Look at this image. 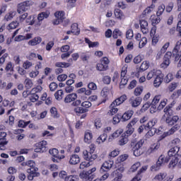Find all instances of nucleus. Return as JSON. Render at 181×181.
Masks as SVG:
<instances>
[{
	"label": "nucleus",
	"instance_id": "obj_1",
	"mask_svg": "<svg viewBox=\"0 0 181 181\" xmlns=\"http://www.w3.org/2000/svg\"><path fill=\"white\" fill-rule=\"evenodd\" d=\"M175 104H176V101L173 100L170 105H167L164 108V117H165V122L169 125L170 127H173L175 124H177V122L179 121V116L174 115V111H173V107L175 106Z\"/></svg>",
	"mask_w": 181,
	"mask_h": 181
},
{
	"label": "nucleus",
	"instance_id": "obj_2",
	"mask_svg": "<svg viewBox=\"0 0 181 181\" xmlns=\"http://www.w3.org/2000/svg\"><path fill=\"white\" fill-rule=\"evenodd\" d=\"M22 165L28 166V168H27L28 180H33L35 177H37L40 175L39 173H37V168H36V163H35V161L30 160L25 163H22Z\"/></svg>",
	"mask_w": 181,
	"mask_h": 181
},
{
	"label": "nucleus",
	"instance_id": "obj_3",
	"mask_svg": "<svg viewBox=\"0 0 181 181\" xmlns=\"http://www.w3.org/2000/svg\"><path fill=\"white\" fill-rule=\"evenodd\" d=\"M144 144H145V141H144V139H141L138 142L136 141L131 142L130 148L133 151L134 156H141V155H142L141 148H142V146H144Z\"/></svg>",
	"mask_w": 181,
	"mask_h": 181
},
{
	"label": "nucleus",
	"instance_id": "obj_4",
	"mask_svg": "<svg viewBox=\"0 0 181 181\" xmlns=\"http://www.w3.org/2000/svg\"><path fill=\"white\" fill-rule=\"evenodd\" d=\"M110 61L108 57H102L96 64V70L98 71H107V70H110Z\"/></svg>",
	"mask_w": 181,
	"mask_h": 181
},
{
	"label": "nucleus",
	"instance_id": "obj_5",
	"mask_svg": "<svg viewBox=\"0 0 181 181\" xmlns=\"http://www.w3.org/2000/svg\"><path fill=\"white\" fill-rule=\"evenodd\" d=\"M64 103H65V104L72 103L71 105L73 107H78L80 104H81V100H77V93H69L64 98Z\"/></svg>",
	"mask_w": 181,
	"mask_h": 181
},
{
	"label": "nucleus",
	"instance_id": "obj_6",
	"mask_svg": "<svg viewBox=\"0 0 181 181\" xmlns=\"http://www.w3.org/2000/svg\"><path fill=\"white\" fill-rule=\"evenodd\" d=\"M169 160H170V157H168V156L165 157L164 155H160L156 163L151 167V170L152 172H156L157 170H159L162 165L168 163Z\"/></svg>",
	"mask_w": 181,
	"mask_h": 181
},
{
	"label": "nucleus",
	"instance_id": "obj_7",
	"mask_svg": "<svg viewBox=\"0 0 181 181\" xmlns=\"http://www.w3.org/2000/svg\"><path fill=\"white\" fill-rule=\"evenodd\" d=\"M95 170H97V168L94 167L88 171H83L80 173L79 177L82 181H92L95 177V175L93 174Z\"/></svg>",
	"mask_w": 181,
	"mask_h": 181
},
{
	"label": "nucleus",
	"instance_id": "obj_8",
	"mask_svg": "<svg viewBox=\"0 0 181 181\" xmlns=\"http://www.w3.org/2000/svg\"><path fill=\"white\" fill-rule=\"evenodd\" d=\"M172 58L174 59L175 62H179V60H180V57L177 60H176V59L173 56V52H167L165 53V54L164 55V57H163V62L160 64V67L162 69H168V67L169 66V64H170V59Z\"/></svg>",
	"mask_w": 181,
	"mask_h": 181
},
{
	"label": "nucleus",
	"instance_id": "obj_9",
	"mask_svg": "<svg viewBox=\"0 0 181 181\" xmlns=\"http://www.w3.org/2000/svg\"><path fill=\"white\" fill-rule=\"evenodd\" d=\"M155 125H156V122L153 119L148 121V123L145 124L146 131H148L146 134V138H151V136H153L155 135V132L156 131Z\"/></svg>",
	"mask_w": 181,
	"mask_h": 181
},
{
	"label": "nucleus",
	"instance_id": "obj_10",
	"mask_svg": "<svg viewBox=\"0 0 181 181\" xmlns=\"http://www.w3.org/2000/svg\"><path fill=\"white\" fill-rule=\"evenodd\" d=\"M49 152L52 156V160L54 163H59L62 159H64V158H66L64 155H60L59 153V150H57V148L49 149Z\"/></svg>",
	"mask_w": 181,
	"mask_h": 181
},
{
	"label": "nucleus",
	"instance_id": "obj_11",
	"mask_svg": "<svg viewBox=\"0 0 181 181\" xmlns=\"http://www.w3.org/2000/svg\"><path fill=\"white\" fill-rule=\"evenodd\" d=\"M49 148H47V141L43 140L35 144V152L43 153V152H47Z\"/></svg>",
	"mask_w": 181,
	"mask_h": 181
},
{
	"label": "nucleus",
	"instance_id": "obj_12",
	"mask_svg": "<svg viewBox=\"0 0 181 181\" xmlns=\"http://www.w3.org/2000/svg\"><path fill=\"white\" fill-rule=\"evenodd\" d=\"M83 158L88 162H94V160L98 158V156L95 153H90L87 150H84L83 151Z\"/></svg>",
	"mask_w": 181,
	"mask_h": 181
},
{
	"label": "nucleus",
	"instance_id": "obj_13",
	"mask_svg": "<svg viewBox=\"0 0 181 181\" xmlns=\"http://www.w3.org/2000/svg\"><path fill=\"white\" fill-rule=\"evenodd\" d=\"M70 66H71L70 63L57 62L55 64V67L57 68L55 69V74H62V73L64 71L63 69H67V67H70Z\"/></svg>",
	"mask_w": 181,
	"mask_h": 181
},
{
	"label": "nucleus",
	"instance_id": "obj_14",
	"mask_svg": "<svg viewBox=\"0 0 181 181\" xmlns=\"http://www.w3.org/2000/svg\"><path fill=\"white\" fill-rule=\"evenodd\" d=\"M30 1H25L18 4L17 12L18 13H23V12H26L29 8H30Z\"/></svg>",
	"mask_w": 181,
	"mask_h": 181
},
{
	"label": "nucleus",
	"instance_id": "obj_15",
	"mask_svg": "<svg viewBox=\"0 0 181 181\" xmlns=\"http://www.w3.org/2000/svg\"><path fill=\"white\" fill-rule=\"evenodd\" d=\"M149 69V62L148 61H144L139 68L136 69L135 71V76L136 77H139L140 73H144V71H146V70H148Z\"/></svg>",
	"mask_w": 181,
	"mask_h": 181
},
{
	"label": "nucleus",
	"instance_id": "obj_16",
	"mask_svg": "<svg viewBox=\"0 0 181 181\" xmlns=\"http://www.w3.org/2000/svg\"><path fill=\"white\" fill-rule=\"evenodd\" d=\"M54 16L57 19L54 20V21H53L54 25H60V23H63V21H64V18H65L64 11H57L54 13Z\"/></svg>",
	"mask_w": 181,
	"mask_h": 181
},
{
	"label": "nucleus",
	"instance_id": "obj_17",
	"mask_svg": "<svg viewBox=\"0 0 181 181\" xmlns=\"http://www.w3.org/2000/svg\"><path fill=\"white\" fill-rule=\"evenodd\" d=\"M180 47H181V40H178L176 42V45L173 48V57H175V60H177L181 57Z\"/></svg>",
	"mask_w": 181,
	"mask_h": 181
},
{
	"label": "nucleus",
	"instance_id": "obj_18",
	"mask_svg": "<svg viewBox=\"0 0 181 181\" xmlns=\"http://www.w3.org/2000/svg\"><path fill=\"white\" fill-rule=\"evenodd\" d=\"M108 95H110V88H108V87H104L101 90V97L103 99L98 104V105H101V104L107 103Z\"/></svg>",
	"mask_w": 181,
	"mask_h": 181
},
{
	"label": "nucleus",
	"instance_id": "obj_19",
	"mask_svg": "<svg viewBox=\"0 0 181 181\" xmlns=\"http://www.w3.org/2000/svg\"><path fill=\"white\" fill-rule=\"evenodd\" d=\"M163 77H165V76L163 75V74H162V71L160 70V73L158 74L156 76H155V80L153 81V86L154 87H159V86H160V84H162V83L163 82Z\"/></svg>",
	"mask_w": 181,
	"mask_h": 181
},
{
	"label": "nucleus",
	"instance_id": "obj_20",
	"mask_svg": "<svg viewBox=\"0 0 181 181\" xmlns=\"http://www.w3.org/2000/svg\"><path fill=\"white\" fill-rule=\"evenodd\" d=\"M129 103L131 104L132 107L136 108V107H139V105H141V103H142V98L140 96H137L136 98L132 97L129 99Z\"/></svg>",
	"mask_w": 181,
	"mask_h": 181
},
{
	"label": "nucleus",
	"instance_id": "obj_21",
	"mask_svg": "<svg viewBox=\"0 0 181 181\" xmlns=\"http://www.w3.org/2000/svg\"><path fill=\"white\" fill-rule=\"evenodd\" d=\"M179 151H180V147L177 146H174L168 152L169 158H177L179 156Z\"/></svg>",
	"mask_w": 181,
	"mask_h": 181
},
{
	"label": "nucleus",
	"instance_id": "obj_22",
	"mask_svg": "<svg viewBox=\"0 0 181 181\" xmlns=\"http://www.w3.org/2000/svg\"><path fill=\"white\" fill-rule=\"evenodd\" d=\"M113 165L114 161L112 160L105 161L101 166L100 172H109V170H111Z\"/></svg>",
	"mask_w": 181,
	"mask_h": 181
},
{
	"label": "nucleus",
	"instance_id": "obj_23",
	"mask_svg": "<svg viewBox=\"0 0 181 181\" xmlns=\"http://www.w3.org/2000/svg\"><path fill=\"white\" fill-rule=\"evenodd\" d=\"M114 15L115 17V19L117 21H125V14L124 13V11H122L119 8H115L114 10Z\"/></svg>",
	"mask_w": 181,
	"mask_h": 181
},
{
	"label": "nucleus",
	"instance_id": "obj_24",
	"mask_svg": "<svg viewBox=\"0 0 181 181\" xmlns=\"http://www.w3.org/2000/svg\"><path fill=\"white\" fill-rule=\"evenodd\" d=\"M127 100H128V97L127 96V95L124 94L122 95L120 97L116 98L112 103L117 106L118 105H121V104H123V103H125V101H127Z\"/></svg>",
	"mask_w": 181,
	"mask_h": 181
},
{
	"label": "nucleus",
	"instance_id": "obj_25",
	"mask_svg": "<svg viewBox=\"0 0 181 181\" xmlns=\"http://www.w3.org/2000/svg\"><path fill=\"white\" fill-rule=\"evenodd\" d=\"M80 160H81V159L78 155L72 154L70 156L69 163V165H78Z\"/></svg>",
	"mask_w": 181,
	"mask_h": 181
},
{
	"label": "nucleus",
	"instance_id": "obj_26",
	"mask_svg": "<svg viewBox=\"0 0 181 181\" xmlns=\"http://www.w3.org/2000/svg\"><path fill=\"white\" fill-rule=\"evenodd\" d=\"M139 23L142 33H144V35H146V33L149 32V29L148 28V21L145 20H140Z\"/></svg>",
	"mask_w": 181,
	"mask_h": 181
},
{
	"label": "nucleus",
	"instance_id": "obj_27",
	"mask_svg": "<svg viewBox=\"0 0 181 181\" xmlns=\"http://www.w3.org/2000/svg\"><path fill=\"white\" fill-rule=\"evenodd\" d=\"M132 115H134V110H127L123 115H122V122H125L131 118H132Z\"/></svg>",
	"mask_w": 181,
	"mask_h": 181
},
{
	"label": "nucleus",
	"instance_id": "obj_28",
	"mask_svg": "<svg viewBox=\"0 0 181 181\" xmlns=\"http://www.w3.org/2000/svg\"><path fill=\"white\" fill-rule=\"evenodd\" d=\"M32 33H27L25 35H19L14 38L15 42H22V40H29L32 39Z\"/></svg>",
	"mask_w": 181,
	"mask_h": 181
},
{
	"label": "nucleus",
	"instance_id": "obj_29",
	"mask_svg": "<svg viewBox=\"0 0 181 181\" xmlns=\"http://www.w3.org/2000/svg\"><path fill=\"white\" fill-rule=\"evenodd\" d=\"M15 69V65L13 64H12V62H9L7 63V64L6 65V68L5 70L6 71V73H8V77H9V76H12V74H13V71Z\"/></svg>",
	"mask_w": 181,
	"mask_h": 181
},
{
	"label": "nucleus",
	"instance_id": "obj_30",
	"mask_svg": "<svg viewBox=\"0 0 181 181\" xmlns=\"http://www.w3.org/2000/svg\"><path fill=\"white\" fill-rule=\"evenodd\" d=\"M129 136L127 135L125 133H122L119 137V145L120 146H124V145H127V144H128V141H129L128 139Z\"/></svg>",
	"mask_w": 181,
	"mask_h": 181
},
{
	"label": "nucleus",
	"instance_id": "obj_31",
	"mask_svg": "<svg viewBox=\"0 0 181 181\" xmlns=\"http://www.w3.org/2000/svg\"><path fill=\"white\" fill-rule=\"evenodd\" d=\"M153 9H155V4H152L151 6L146 8L145 10L143 11L142 18H146V16H149Z\"/></svg>",
	"mask_w": 181,
	"mask_h": 181
},
{
	"label": "nucleus",
	"instance_id": "obj_32",
	"mask_svg": "<svg viewBox=\"0 0 181 181\" xmlns=\"http://www.w3.org/2000/svg\"><path fill=\"white\" fill-rule=\"evenodd\" d=\"M117 107V106H116V105L112 103L109 106V111L107 112V115H109L110 117L115 115V114L118 112V108Z\"/></svg>",
	"mask_w": 181,
	"mask_h": 181
},
{
	"label": "nucleus",
	"instance_id": "obj_33",
	"mask_svg": "<svg viewBox=\"0 0 181 181\" xmlns=\"http://www.w3.org/2000/svg\"><path fill=\"white\" fill-rule=\"evenodd\" d=\"M42 43V38L40 37H35L33 39L30 40L28 42L29 46H37Z\"/></svg>",
	"mask_w": 181,
	"mask_h": 181
},
{
	"label": "nucleus",
	"instance_id": "obj_34",
	"mask_svg": "<svg viewBox=\"0 0 181 181\" xmlns=\"http://www.w3.org/2000/svg\"><path fill=\"white\" fill-rule=\"evenodd\" d=\"M160 73V70L153 69L148 73L146 78L147 80H151V78L156 77L157 74H159Z\"/></svg>",
	"mask_w": 181,
	"mask_h": 181
},
{
	"label": "nucleus",
	"instance_id": "obj_35",
	"mask_svg": "<svg viewBox=\"0 0 181 181\" xmlns=\"http://www.w3.org/2000/svg\"><path fill=\"white\" fill-rule=\"evenodd\" d=\"M91 139H93V133H91L90 130H88L84 134V142L86 144H91Z\"/></svg>",
	"mask_w": 181,
	"mask_h": 181
},
{
	"label": "nucleus",
	"instance_id": "obj_36",
	"mask_svg": "<svg viewBox=\"0 0 181 181\" xmlns=\"http://www.w3.org/2000/svg\"><path fill=\"white\" fill-rule=\"evenodd\" d=\"M150 21H151V23L153 26L155 25H158L159 22H160V16L156 15H151L150 17Z\"/></svg>",
	"mask_w": 181,
	"mask_h": 181
},
{
	"label": "nucleus",
	"instance_id": "obj_37",
	"mask_svg": "<svg viewBox=\"0 0 181 181\" xmlns=\"http://www.w3.org/2000/svg\"><path fill=\"white\" fill-rule=\"evenodd\" d=\"M121 134H122V130L117 129L116 130L113 134H112L109 138L108 141L109 142H111L113 139H115V138H118Z\"/></svg>",
	"mask_w": 181,
	"mask_h": 181
},
{
	"label": "nucleus",
	"instance_id": "obj_38",
	"mask_svg": "<svg viewBox=\"0 0 181 181\" xmlns=\"http://www.w3.org/2000/svg\"><path fill=\"white\" fill-rule=\"evenodd\" d=\"M170 159L171 160L168 165V168L169 169H173V168L177 165L179 158L177 157H170Z\"/></svg>",
	"mask_w": 181,
	"mask_h": 181
},
{
	"label": "nucleus",
	"instance_id": "obj_39",
	"mask_svg": "<svg viewBox=\"0 0 181 181\" xmlns=\"http://www.w3.org/2000/svg\"><path fill=\"white\" fill-rule=\"evenodd\" d=\"M74 112L76 114V115H80L81 114H86L87 112V110L84 109V107L75 106L74 109Z\"/></svg>",
	"mask_w": 181,
	"mask_h": 181
},
{
	"label": "nucleus",
	"instance_id": "obj_40",
	"mask_svg": "<svg viewBox=\"0 0 181 181\" xmlns=\"http://www.w3.org/2000/svg\"><path fill=\"white\" fill-rule=\"evenodd\" d=\"M80 105H81V107L83 108V110H86V112H88V108H91L93 104L91 102L86 100L82 103L81 102Z\"/></svg>",
	"mask_w": 181,
	"mask_h": 181
},
{
	"label": "nucleus",
	"instance_id": "obj_41",
	"mask_svg": "<svg viewBox=\"0 0 181 181\" xmlns=\"http://www.w3.org/2000/svg\"><path fill=\"white\" fill-rule=\"evenodd\" d=\"M122 122V117L121 113H117L112 118V124L114 125H117V124H119V122Z\"/></svg>",
	"mask_w": 181,
	"mask_h": 181
},
{
	"label": "nucleus",
	"instance_id": "obj_42",
	"mask_svg": "<svg viewBox=\"0 0 181 181\" xmlns=\"http://www.w3.org/2000/svg\"><path fill=\"white\" fill-rule=\"evenodd\" d=\"M169 46H170V42H166L161 48V49L158 52L157 56H159V57H160V56L162 54H163V53H165L166 51L168 50V47H169Z\"/></svg>",
	"mask_w": 181,
	"mask_h": 181
},
{
	"label": "nucleus",
	"instance_id": "obj_43",
	"mask_svg": "<svg viewBox=\"0 0 181 181\" xmlns=\"http://www.w3.org/2000/svg\"><path fill=\"white\" fill-rule=\"evenodd\" d=\"M71 29L72 31V33H74L76 36H78L80 35V28H78V24L74 23L71 26Z\"/></svg>",
	"mask_w": 181,
	"mask_h": 181
},
{
	"label": "nucleus",
	"instance_id": "obj_44",
	"mask_svg": "<svg viewBox=\"0 0 181 181\" xmlns=\"http://www.w3.org/2000/svg\"><path fill=\"white\" fill-rule=\"evenodd\" d=\"M49 15H50L49 12H47V11L42 12L38 14L37 20L39 21V22H42V21H43V19H45V18L47 19V17L49 16Z\"/></svg>",
	"mask_w": 181,
	"mask_h": 181
},
{
	"label": "nucleus",
	"instance_id": "obj_45",
	"mask_svg": "<svg viewBox=\"0 0 181 181\" xmlns=\"http://www.w3.org/2000/svg\"><path fill=\"white\" fill-rule=\"evenodd\" d=\"M63 95H64V92L63 90H58L55 93H54V97L57 101H62L63 100Z\"/></svg>",
	"mask_w": 181,
	"mask_h": 181
},
{
	"label": "nucleus",
	"instance_id": "obj_46",
	"mask_svg": "<svg viewBox=\"0 0 181 181\" xmlns=\"http://www.w3.org/2000/svg\"><path fill=\"white\" fill-rule=\"evenodd\" d=\"M142 93H144V86H137L134 91V95L136 97H139V95H141V94H142Z\"/></svg>",
	"mask_w": 181,
	"mask_h": 181
},
{
	"label": "nucleus",
	"instance_id": "obj_47",
	"mask_svg": "<svg viewBox=\"0 0 181 181\" xmlns=\"http://www.w3.org/2000/svg\"><path fill=\"white\" fill-rule=\"evenodd\" d=\"M29 100L31 103H36L39 100V94L30 92Z\"/></svg>",
	"mask_w": 181,
	"mask_h": 181
},
{
	"label": "nucleus",
	"instance_id": "obj_48",
	"mask_svg": "<svg viewBox=\"0 0 181 181\" xmlns=\"http://www.w3.org/2000/svg\"><path fill=\"white\" fill-rule=\"evenodd\" d=\"M107 136H108L107 134L103 133V134L100 135V137H98L96 139L97 144H103V143L105 142V141H107Z\"/></svg>",
	"mask_w": 181,
	"mask_h": 181
},
{
	"label": "nucleus",
	"instance_id": "obj_49",
	"mask_svg": "<svg viewBox=\"0 0 181 181\" xmlns=\"http://www.w3.org/2000/svg\"><path fill=\"white\" fill-rule=\"evenodd\" d=\"M139 42V49H142V47H145V46H146V43H148V38L142 37V39Z\"/></svg>",
	"mask_w": 181,
	"mask_h": 181
},
{
	"label": "nucleus",
	"instance_id": "obj_50",
	"mask_svg": "<svg viewBox=\"0 0 181 181\" xmlns=\"http://www.w3.org/2000/svg\"><path fill=\"white\" fill-rule=\"evenodd\" d=\"M24 84L27 90H30V88H32V87H33V82L29 78H26L25 80Z\"/></svg>",
	"mask_w": 181,
	"mask_h": 181
},
{
	"label": "nucleus",
	"instance_id": "obj_51",
	"mask_svg": "<svg viewBox=\"0 0 181 181\" xmlns=\"http://www.w3.org/2000/svg\"><path fill=\"white\" fill-rule=\"evenodd\" d=\"M127 131L124 132L128 136H130V135H132L134 134V132L135 131V128H134L132 126H129V124H127Z\"/></svg>",
	"mask_w": 181,
	"mask_h": 181
},
{
	"label": "nucleus",
	"instance_id": "obj_52",
	"mask_svg": "<svg viewBox=\"0 0 181 181\" xmlns=\"http://www.w3.org/2000/svg\"><path fill=\"white\" fill-rule=\"evenodd\" d=\"M166 6H165V4H161L158 7V11L156 13V15H158V16H160L163 12H165V9Z\"/></svg>",
	"mask_w": 181,
	"mask_h": 181
},
{
	"label": "nucleus",
	"instance_id": "obj_53",
	"mask_svg": "<svg viewBox=\"0 0 181 181\" xmlns=\"http://www.w3.org/2000/svg\"><path fill=\"white\" fill-rule=\"evenodd\" d=\"M18 26L19 23H18V21H13L7 26V29H8V30H11L12 29H16V28H18Z\"/></svg>",
	"mask_w": 181,
	"mask_h": 181
},
{
	"label": "nucleus",
	"instance_id": "obj_54",
	"mask_svg": "<svg viewBox=\"0 0 181 181\" xmlns=\"http://www.w3.org/2000/svg\"><path fill=\"white\" fill-rule=\"evenodd\" d=\"M168 104V99H163L160 101L159 105L158 106V110L160 111L161 110H163L165 107H166V105Z\"/></svg>",
	"mask_w": 181,
	"mask_h": 181
},
{
	"label": "nucleus",
	"instance_id": "obj_55",
	"mask_svg": "<svg viewBox=\"0 0 181 181\" xmlns=\"http://www.w3.org/2000/svg\"><path fill=\"white\" fill-rule=\"evenodd\" d=\"M173 125L174 126L168 132V134H170V135H173V134L175 133L176 131H178V129L180 128V126H179V124L176 123Z\"/></svg>",
	"mask_w": 181,
	"mask_h": 181
},
{
	"label": "nucleus",
	"instance_id": "obj_56",
	"mask_svg": "<svg viewBox=\"0 0 181 181\" xmlns=\"http://www.w3.org/2000/svg\"><path fill=\"white\" fill-rule=\"evenodd\" d=\"M175 88H177V83L176 82H173L170 83L168 87V91H170V93L175 91Z\"/></svg>",
	"mask_w": 181,
	"mask_h": 181
},
{
	"label": "nucleus",
	"instance_id": "obj_57",
	"mask_svg": "<svg viewBox=\"0 0 181 181\" xmlns=\"http://www.w3.org/2000/svg\"><path fill=\"white\" fill-rule=\"evenodd\" d=\"M141 167V163L140 162H136L134 164L132 165L130 168V172H136L138 170V168Z\"/></svg>",
	"mask_w": 181,
	"mask_h": 181
},
{
	"label": "nucleus",
	"instance_id": "obj_58",
	"mask_svg": "<svg viewBox=\"0 0 181 181\" xmlns=\"http://www.w3.org/2000/svg\"><path fill=\"white\" fill-rule=\"evenodd\" d=\"M166 176H167L166 173H160V174L156 175L155 177H154V179H155L156 180H159V181H160V180H165V179H166Z\"/></svg>",
	"mask_w": 181,
	"mask_h": 181
},
{
	"label": "nucleus",
	"instance_id": "obj_59",
	"mask_svg": "<svg viewBox=\"0 0 181 181\" xmlns=\"http://www.w3.org/2000/svg\"><path fill=\"white\" fill-rule=\"evenodd\" d=\"M30 124V120L25 122V120H19L18 121V127L19 128H26V127Z\"/></svg>",
	"mask_w": 181,
	"mask_h": 181
},
{
	"label": "nucleus",
	"instance_id": "obj_60",
	"mask_svg": "<svg viewBox=\"0 0 181 181\" xmlns=\"http://www.w3.org/2000/svg\"><path fill=\"white\" fill-rule=\"evenodd\" d=\"M65 181H78V175H69L65 177Z\"/></svg>",
	"mask_w": 181,
	"mask_h": 181
},
{
	"label": "nucleus",
	"instance_id": "obj_61",
	"mask_svg": "<svg viewBox=\"0 0 181 181\" xmlns=\"http://www.w3.org/2000/svg\"><path fill=\"white\" fill-rule=\"evenodd\" d=\"M181 95V89H178L177 90L173 92L171 95L172 100H176Z\"/></svg>",
	"mask_w": 181,
	"mask_h": 181
},
{
	"label": "nucleus",
	"instance_id": "obj_62",
	"mask_svg": "<svg viewBox=\"0 0 181 181\" xmlns=\"http://www.w3.org/2000/svg\"><path fill=\"white\" fill-rule=\"evenodd\" d=\"M151 107V103L147 102L142 107L140 110V112H145L146 111H148L149 110V107Z\"/></svg>",
	"mask_w": 181,
	"mask_h": 181
},
{
	"label": "nucleus",
	"instance_id": "obj_63",
	"mask_svg": "<svg viewBox=\"0 0 181 181\" xmlns=\"http://www.w3.org/2000/svg\"><path fill=\"white\" fill-rule=\"evenodd\" d=\"M50 113L52 117H53L54 118H59V113L57 112V108L52 107L50 109Z\"/></svg>",
	"mask_w": 181,
	"mask_h": 181
},
{
	"label": "nucleus",
	"instance_id": "obj_64",
	"mask_svg": "<svg viewBox=\"0 0 181 181\" xmlns=\"http://www.w3.org/2000/svg\"><path fill=\"white\" fill-rule=\"evenodd\" d=\"M173 80V74L169 73L167 76L164 78L165 83H170Z\"/></svg>",
	"mask_w": 181,
	"mask_h": 181
}]
</instances>
